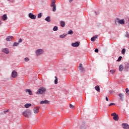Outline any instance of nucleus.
Segmentation results:
<instances>
[{"label": "nucleus", "mask_w": 129, "mask_h": 129, "mask_svg": "<svg viewBox=\"0 0 129 129\" xmlns=\"http://www.w3.org/2000/svg\"><path fill=\"white\" fill-rule=\"evenodd\" d=\"M73 31H72V30H70L69 32H68V34L69 35H73Z\"/></svg>", "instance_id": "obj_32"}, {"label": "nucleus", "mask_w": 129, "mask_h": 129, "mask_svg": "<svg viewBox=\"0 0 129 129\" xmlns=\"http://www.w3.org/2000/svg\"><path fill=\"white\" fill-rule=\"evenodd\" d=\"M122 58V57L121 56H119L118 58V59L116 60L117 62H119V61L121 60V59Z\"/></svg>", "instance_id": "obj_33"}, {"label": "nucleus", "mask_w": 129, "mask_h": 129, "mask_svg": "<svg viewBox=\"0 0 129 129\" xmlns=\"http://www.w3.org/2000/svg\"><path fill=\"white\" fill-rule=\"evenodd\" d=\"M106 101H108V98L107 97H106Z\"/></svg>", "instance_id": "obj_41"}, {"label": "nucleus", "mask_w": 129, "mask_h": 129, "mask_svg": "<svg viewBox=\"0 0 129 129\" xmlns=\"http://www.w3.org/2000/svg\"><path fill=\"white\" fill-rule=\"evenodd\" d=\"M39 109H40V107L36 106L33 109L34 113L37 114L39 112Z\"/></svg>", "instance_id": "obj_8"}, {"label": "nucleus", "mask_w": 129, "mask_h": 129, "mask_svg": "<svg viewBox=\"0 0 129 129\" xmlns=\"http://www.w3.org/2000/svg\"><path fill=\"white\" fill-rule=\"evenodd\" d=\"M125 92H126L127 95H128V96H129V90H128V88H126L125 89Z\"/></svg>", "instance_id": "obj_31"}, {"label": "nucleus", "mask_w": 129, "mask_h": 129, "mask_svg": "<svg viewBox=\"0 0 129 129\" xmlns=\"http://www.w3.org/2000/svg\"><path fill=\"white\" fill-rule=\"evenodd\" d=\"M25 107L26 108H29V107H30V106H32V104L31 103H27V104H26L25 105H24Z\"/></svg>", "instance_id": "obj_21"}, {"label": "nucleus", "mask_w": 129, "mask_h": 129, "mask_svg": "<svg viewBox=\"0 0 129 129\" xmlns=\"http://www.w3.org/2000/svg\"><path fill=\"white\" fill-rule=\"evenodd\" d=\"M73 1V0H69V2L71 3V2Z\"/></svg>", "instance_id": "obj_42"}, {"label": "nucleus", "mask_w": 129, "mask_h": 129, "mask_svg": "<svg viewBox=\"0 0 129 129\" xmlns=\"http://www.w3.org/2000/svg\"><path fill=\"white\" fill-rule=\"evenodd\" d=\"M60 26L62 28H64L65 27V22L63 21H60Z\"/></svg>", "instance_id": "obj_23"}, {"label": "nucleus", "mask_w": 129, "mask_h": 129, "mask_svg": "<svg viewBox=\"0 0 129 129\" xmlns=\"http://www.w3.org/2000/svg\"><path fill=\"white\" fill-rule=\"evenodd\" d=\"M95 89L98 92H100V88L99 87V86H96V87H95Z\"/></svg>", "instance_id": "obj_20"}, {"label": "nucleus", "mask_w": 129, "mask_h": 129, "mask_svg": "<svg viewBox=\"0 0 129 129\" xmlns=\"http://www.w3.org/2000/svg\"><path fill=\"white\" fill-rule=\"evenodd\" d=\"M121 53H122V54H125V49L123 48V49L122 50V51H121Z\"/></svg>", "instance_id": "obj_35"}, {"label": "nucleus", "mask_w": 129, "mask_h": 129, "mask_svg": "<svg viewBox=\"0 0 129 129\" xmlns=\"http://www.w3.org/2000/svg\"><path fill=\"white\" fill-rule=\"evenodd\" d=\"M80 45V44L78 42H76L75 43H72V46L73 47H78Z\"/></svg>", "instance_id": "obj_12"}, {"label": "nucleus", "mask_w": 129, "mask_h": 129, "mask_svg": "<svg viewBox=\"0 0 129 129\" xmlns=\"http://www.w3.org/2000/svg\"><path fill=\"white\" fill-rule=\"evenodd\" d=\"M23 114L25 117H28V116H31L32 115V112H31V111L30 110H26L24 112H23Z\"/></svg>", "instance_id": "obj_2"}, {"label": "nucleus", "mask_w": 129, "mask_h": 129, "mask_svg": "<svg viewBox=\"0 0 129 129\" xmlns=\"http://www.w3.org/2000/svg\"><path fill=\"white\" fill-rule=\"evenodd\" d=\"M44 92H46V88L41 87L37 90L36 94H43Z\"/></svg>", "instance_id": "obj_1"}, {"label": "nucleus", "mask_w": 129, "mask_h": 129, "mask_svg": "<svg viewBox=\"0 0 129 129\" xmlns=\"http://www.w3.org/2000/svg\"><path fill=\"white\" fill-rule=\"evenodd\" d=\"M14 39V37L12 36H8L7 38H6V40L7 41H12V40H13Z\"/></svg>", "instance_id": "obj_13"}, {"label": "nucleus", "mask_w": 129, "mask_h": 129, "mask_svg": "<svg viewBox=\"0 0 129 129\" xmlns=\"http://www.w3.org/2000/svg\"><path fill=\"white\" fill-rule=\"evenodd\" d=\"M97 38H98V35H96L95 36H93L91 38V41H92V42H95Z\"/></svg>", "instance_id": "obj_15"}, {"label": "nucleus", "mask_w": 129, "mask_h": 129, "mask_svg": "<svg viewBox=\"0 0 129 129\" xmlns=\"http://www.w3.org/2000/svg\"><path fill=\"white\" fill-rule=\"evenodd\" d=\"M119 19H116L115 20V23L116 25H118V24H119Z\"/></svg>", "instance_id": "obj_26"}, {"label": "nucleus", "mask_w": 129, "mask_h": 129, "mask_svg": "<svg viewBox=\"0 0 129 129\" xmlns=\"http://www.w3.org/2000/svg\"><path fill=\"white\" fill-rule=\"evenodd\" d=\"M111 105H114V103H111L109 104V106H111Z\"/></svg>", "instance_id": "obj_39"}, {"label": "nucleus", "mask_w": 129, "mask_h": 129, "mask_svg": "<svg viewBox=\"0 0 129 129\" xmlns=\"http://www.w3.org/2000/svg\"><path fill=\"white\" fill-rule=\"evenodd\" d=\"M115 70H111L110 71V72L111 74H114V73H115Z\"/></svg>", "instance_id": "obj_30"}, {"label": "nucleus", "mask_w": 129, "mask_h": 129, "mask_svg": "<svg viewBox=\"0 0 129 129\" xmlns=\"http://www.w3.org/2000/svg\"><path fill=\"white\" fill-rule=\"evenodd\" d=\"M67 36V34H63L59 36V37L61 39H63V38H65Z\"/></svg>", "instance_id": "obj_25"}, {"label": "nucleus", "mask_w": 129, "mask_h": 129, "mask_svg": "<svg viewBox=\"0 0 129 129\" xmlns=\"http://www.w3.org/2000/svg\"><path fill=\"white\" fill-rule=\"evenodd\" d=\"M23 41V40H22V39H20L19 40V43L20 44V43H22V42Z\"/></svg>", "instance_id": "obj_38"}, {"label": "nucleus", "mask_w": 129, "mask_h": 129, "mask_svg": "<svg viewBox=\"0 0 129 129\" xmlns=\"http://www.w3.org/2000/svg\"><path fill=\"white\" fill-rule=\"evenodd\" d=\"M53 31L56 32V31H58V27L57 26H54L53 28Z\"/></svg>", "instance_id": "obj_28"}, {"label": "nucleus", "mask_w": 129, "mask_h": 129, "mask_svg": "<svg viewBox=\"0 0 129 129\" xmlns=\"http://www.w3.org/2000/svg\"><path fill=\"white\" fill-rule=\"evenodd\" d=\"M55 3H56V1L52 0L50 6L52 8V12L56 11V6Z\"/></svg>", "instance_id": "obj_3"}, {"label": "nucleus", "mask_w": 129, "mask_h": 129, "mask_svg": "<svg viewBox=\"0 0 129 129\" xmlns=\"http://www.w3.org/2000/svg\"><path fill=\"white\" fill-rule=\"evenodd\" d=\"M55 80H54V84H58V78L57 77H54Z\"/></svg>", "instance_id": "obj_27"}, {"label": "nucleus", "mask_w": 129, "mask_h": 129, "mask_svg": "<svg viewBox=\"0 0 129 129\" xmlns=\"http://www.w3.org/2000/svg\"><path fill=\"white\" fill-rule=\"evenodd\" d=\"M79 70L81 72H84V68H83V65L82 63H80L79 66Z\"/></svg>", "instance_id": "obj_10"}, {"label": "nucleus", "mask_w": 129, "mask_h": 129, "mask_svg": "<svg viewBox=\"0 0 129 129\" xmlns=\"http://www.w3.org/2000/svg\"><path fill=\"white\" fill-rule=\"evenodd\" d=\"M45 21L48 22V23H50L51 22V17H50V16L47 17L45 19Z\"/></svg>", "instance_id": "obj_18"}, {"label": "nucleus", "mask_w": 129, "mask_h": 129, "mask_svg": "<svg viewBox=\"0 0 129 129\" xmlns=\"http://www.w3.org/2000/svg\"><path fill=\"white\" fill-rule=\"evenodd\" d=\"M2 20H3V21H6V20H8V17L7 16V14H5L3 15V16L2 17Z\"/></svg>", "instance_id": "obj_22"}, {"label": "nucleus", "mask_w": 129, "mask_h": 129, "mask_svg": "<svg viewBox=\"0 0 129 129\" xmlns=\"http://www.w3.org/2000/svg\"><path fill=\"white\" fill-rule=\"evenodd\" d=\"M10 111V110H7L6 112H9Z\"/></svg>", "instance_id": "obj_43"}, {"label": "nucleus", "mask_w": 129, "mask_h": 129, "mask_svg": "<svg viewBox=\"0 0 129 129\" xmlns=\"http://www.w3.org/2000/svg\"><path fill=\"white\" fill-rule=\"evenodd\" d=\"M123 96H124V95L122 93L119 94V97H120V100L122 101L123 100Z\"/></svg>", "instance_id": "obj_16"}, {"label": "nucleus", "mask_w": 129, "mask_h": 129, "mask_svg": "<svg viewBox=\"0 0 129 129\" xmlns=\"http://www.w3.org/2000/svg\"><path fill=\"white\" fill-rule=\"evenodd\" d=\"M121 126L123 129H129V125L126 123H122Z\"/></svg>", "instance_id": "obj_5"}, {"label": "nucleus", "mask_w": 129, "mask_h": 129, "mask_svg": "<svg viewBox=\"0 0 129 129\" xmlns=\"http://www.w3.org/2000/svg\"><path fill=\"white\" fill-rule=\"evenodd\" d=\"M111 116H113V118L114 120H118V114H116V113H113L111 114Z\"/></svg>", "instance_id": "obj_4"}, {"label": "nucleus", "mask_w": 129, "mask_h": 129, "mask_svg": "<svg viewBox=\"0 0 129 129\" xmlns=\"http://www.w3.org/2000/svg\"><path fill=\"white\" fill-rule=\"evenodd\" d=\"M19 44L20 43L19 42H15L13 44V46L16 47L17 46H19Z\"/></svg>", "instance_id": "obj_29"}, {"label": "nucleus", "mask_w": 129, "mask_h": 129, "mask_svg": "<svg viewBox=\"0 0 129 129\" xmlns=\"http://www.w3.org/2000/svg\"><path fill=\"white\" fill-rule=\"evenodd\" d=\"M119 24H120V25H124V20H120L119 21Z\"/></svg>", "instance_id": "obj_24"}, {"label": "nucleus", "mask_w": 129, "mask_h": 129, "mask_svg": "<svg viewBox=\"0 0 129 129\" xmlns=\"http://www.w3.org/2000/svg\"><path fill=\"white\" fill-rule=\"evenodd\" d=\"M2 52H3V53H5V54H9V53H10V50L8 48H5L2 49Z\"/></svg>", "instance_id": "obj_9"}, {"label": "nucleus", "mask_w": 129, "mask_h": 129, "mask_svg": "<svg viewBox=\"0 0 129 129\" xmlns=\"http://www.w3.org/2000/svg\"><path fill=\"white\" fill-rule=\"evenodd\" d=\"M0 25H2V22L0 21Z\"/></svg>", "instance_id": "obj_44"}, {"label": "nucleus", "mask_w": 129, "mask_h": 129, "mask_svg": "<svg viewBox=\"0 0 129 129\" xmlns=\"http://www.w3.org/2000/svg\"><path fill=\"white\" fill-rule=\"evenodd\" d=\"M25 91H26V93L28 92L29 95H33V93L32 92L31 90L29 89H26Z\"/></svg>", "instance_id": "obj_17"}, {"label": "nucleus", "mask_w": 129, "mask_h": 129, "mask_svg": "<svg viewBox=\"0 0 129 129\" xmlns=\"http://www.w3.org/2000/svg\"><path fill=\"white\" fill-rule=\"evenodd\" d=\"M95 52L96 53H98V49L96 48V49H95Z\"/></svg>", "instance_id": "obj_40"}, {"label": "nucleus", "mask_w": 129, "mask_h": 129, "mask_svg": "<svg viewBox=\"0 0 129 129\" xmlns=\"http://www.w3.org/2000/svg\"><path fill=\"white\" fill-rule=\"evenodd\" d=\"M123 70V66L122 64H120L119 66V71L121 72Z\"/></svg>", "instance_id": "obj_19"}, {"label": "nucleus", "mask_w": 129, "mask_h": 129, "mask_svg": "<svg viewBox=\"0 0 129 129\" xmlns=\"http://www.w3.org/2000/svg\"><path fill=\"white\" fill-rule=\"evenodd\" d=\"M48 103H50V101L47 100L40 101V104H48Z\"/></svg>", "instance_id": "obj_14"}, {"label": "nucleus", "mask_w": 129, "mask_h": 129, "mask_svg": "<svg viewBox=\"0 0 129 129\" xmlns=\"http://www.w3.org/2000/svg\"><path fill=\"white\" fill-rule=\"evenodd\" d=\"M70 108H72V109H74V108H75V106H73L71 104H70Z\"/></svg>", "instance_id": "obj_34"}, {"label": "nucleus", "mask_w": 129, "mask_h": 129, "mask_svg": "<svg viewBox=\"0 0 129 129\" xmlns=\"http://www.w3.org/2000/svg\"><path fill=\"white\" fill-rule=\"evenodd\" d=\"M37 56H40L41 54L44 53V51L42 49H38L36 51Z\"/></svg>", "instance_id": "obj_6"}, {"label": "nucleus", "mask_w": 129, "mask_h": 129, "mask_svg": "<svg viewBox=\"0 0 129 129\" xmlns=\"http://www.w3.org/2000/svg\"><path fill=\"white\" fill-rule=\"evenodd\" d=\"M12 76L13 78H16L18 76V73L16 71H14L12 73Z\"/></svg>", "instance_id": "obj_11"}, {"label": "nucleus", "mask_w": 129, "mask_h": 129, "mask_svg": "<svg viewBox=\"0 0 129 129\" xmlns=\"http://www.w3.org/2000/svg\"><path fill=\"white\" fill-rule=\"evenodd\" d=\"M38 19H40V18H42V13L38 14Z\"/></svg>", "instance_id": "obj_36"}, {"label": "nucleus", "mask_w": 129, "mask_h": 129, "mask_svg": "<svg viewBox=\"0 0 129 129\" xmlns=\"http://www.w3.org/2000/svg\"><path fill=\"white\" fill-rule=\"evenodd\" d=\"M25 62H28V61H30V59H29V58L28 57H26L25 59H24Z\"/></svg>", "instance_id": "obj_37"}, {"label": "nucleus", "mask_w": 129, "mask_h": 129, "mask_svg": "<svg viewBox=\"0 0 129 129\" xmlns=\"http://www.w3.org/2000/svg\"><path fill=\"white\" fill-rule=\"evenodd\" d=\"M29 17L32 20H36V16L32 13H29Z\"/></svg>", "instance_id": "obj_7"}]
</instances>
